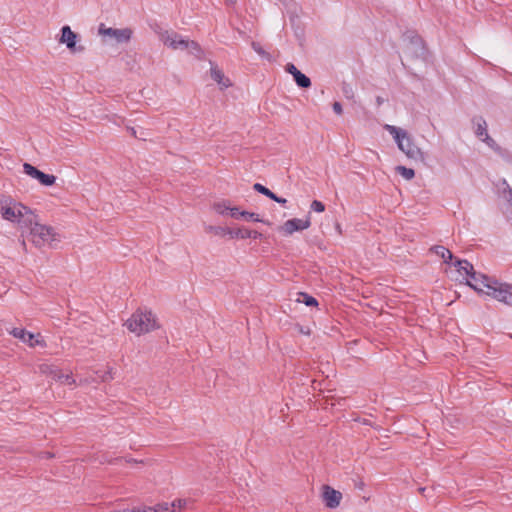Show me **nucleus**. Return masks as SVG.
<instances>
[{
    "mask_svg": "<svg viewBox=\"0 0 512 512\" xmlns=\"http://www.w3.org/2000/svg\"><path fill=\"white\" fill-rule=\"evenodd\" d=\"M129 130H130L131 134H133V135H135V134H136V131H135V129H134V128H130Z\"/></svg>",
    "mask_w": 512,
    "mask_h": 512,
    "instance_id": "e433bc0d",
    "label": "nucleus"
},
{
    "mask_svg": "<svg viewBox=\"0 0 512 512\" xmlns=\"http://www.w3.org/2000/svg\"><path fill=\"white\" fill-rule=\"evenodd\" d=\"M158 34L163 44L173 50H189L192 53L200 51L198 43L183 38L171 30H162Z\"/></svg>",
    "mask_w": 512,
    "mask_h": 512,
    "instance_id": "423d86ee",
    "label": "nucleus"
},
{
    "mask_svg": "<svg viewBox=\"0 0 512 512\" xmlns=\"http://www.w3.org/2000/svg\"><path fill=\"white\" fill-rule=\"evenodd\" d=\"M127 329L136 335L149 333L159 328L156 315L150 310H137L125 322Z\"/></svg>",
    "mask_w": 512,
    "mask_h": 512,
    "instance_id": "39448f33",
    "label": "nucleus"
},
{
    "mask_svg": "<svg viewBox=\"0 0 512 512\" xmlns=\"http://www.w3.org/2000/svg\"><path fill=\"white\" fill-rule=\"evenodd\" d=\"M38 369L41 374L50 376L62 384L72 385L75 383V380L70 373L62 371L52 363H41L38 365Z\"/></svg>",
    "mask_w": 512,
    "mask_h": 512,
    "instance_id": "9d476101",
    "label": "nucleus"
},
{
    "mask_svg": "<svg viewBox=\"0 0 512 512\" xmlns=\"http://www.w3.org/2000/svg\"><path fill=\"white\" fill-rule=\"evenodd\" d=\"M470 287L478 293L485 294L505 305L512 306V285L500 282L485 275L473 277Z\"/></svg>",
    "mask_w": 512,
    "mask_h": 512,
    "instance_id": "f257e3e1",
    "label": "nucleus"
},
{
    "mask_svg": "<svg viewBox=\"0 0 512 512\" xmlns=\"http://www.w3.org/2000/svg\"><path fill=\"white\" fill-rule=\"evenodd\" d=\"M240 216H241V218H244L245 220H248V221L263 222L268 225L270 224L268 221H264V220L260 219L258 214L253 213V212L242 211L240 213Z\"/></svg>",
    "mask_w": 512,
    "mask_h": 512,
    "instance_id": "b1692460",
    "label": "nucleus"
},
{
    "mask_svg": "<svg viewBox=\"0 0 512 512\" xmlns=\"http://www.w3.org/2000/svg\"><path fill=\"white\" fill-rule=\"evenodd\" d=\"M228 5H233L237 0H226Z\"/></svg>",
    "mask_w": 512,
    "mask_h": 512,
    "instance_id": "c9c22d12",
    "label": "nucleus"
},
{
    "mask_svg": "<svg viewBox=\"0 0 512 512\" xmlns=\"http://www.w3.org/2000/svg\"><path fill=\"white\" fill-rule=\"evenodd\" d=\"M227 234L231 238H236V239H247V238L256 239L261 236V234L258 233L257 231L250 230V229H247L244 227L238 228L236 230H228Z\"/></svg>",
    "mask_w": 512,
    "mask_h": 512,
    "instance_id": "f3484780",
    "label": "nucleus"
},
{
    "mask_svg": "<svg viewBox=\"0 0 512 512\" xmlns=\"http://www.w3.org/2000/svg\"><path fill=\"white\" fill-rule=\"evenodd\" d=\"M241 212H242V211H240L238 207L232 206V207H231V209H230V213H229V215H230L232 218L238 219V218H240V217H241V216H240V213H241Z\"/></svg>",
    "mask_w": 512,
    "mask_h": 512,
    "instance_id": "7c9ffc66",
    "label": "nucleus"
},
{
    "mask_svg": "<svg viewBox=\"0 0 512 512\" xmlns=\"http://www.w3.org/2000/svg\"><path fill=\"white\" fill-rule=\"evenodd\" d=\"M293 78L296 84L301 88H309L311 86V80L301 71L296 73L295 76H293Z\"/></svg>",
    "mask_w": 512,
    "mask_h": 512,
    "instance_id": "6ab92c4d",
    "label": "nucleus"
},
{
    "mask_svg": "<svg viewBox=\"0 0 512 512\" xmlns=\"http://www.w3.org/2000/svg\"><path fill=\"white\" fill-rule=\"evenodd\" d=\"M272 200H274L275 202L280 203V204H285L287 202V200L285 198L278 197L276 194H275V198H272Z\"/></svg>",
    "mask_w": 512,
    "mask_h": 512,
    "instance_id": "f704fd0d",
    "label": "nucleus"
},
{
    "mask_svg": "<svg viewBox=\"0 0 512 512\" xmlns=\"http://www.w3.org/2000/svg\"><path fill=\"white\" fill-rule=\"evenodd\" d=\"M171 503V507L173 509V512H176V511H179V510H182L185 505H186V500H183V499H176Z\"/></svg>",
    "mask_w": 512,
    "mask_h": 512,
    "instance_id": "bb28decb",
    "label": "nucleus"
},
{
    "mask_svg": "<svg viewBox=\"0 0 512 512\" xmlns=\"http://www.w3.org/2000/svg\"><path fill=\"white\" fill-rule=\"evenodd\" d=\"M450 276L455 281L465 282L469 287L474 276H479L473 270V266L465 260H458L450 267Z\"/></svg>",
    "mask_w": 512,
    "mask_h": 512,
    "instance_id": "6e6552de",
    "label": "nucleus"
},
{
    "mask_svg": "<svg viewBox=\"0 0 512 512\" xmlns=\"http://www.w3.org/2000/svg\"><path fill=\"white\" fill-rule=\"evenodd\" d=\"M473 131L478 140L489 149L497 153L501 151L499 144L489 135L487 122L482 117L473 119Z\"/></svg>",
    "mask_w": 512,
    "mask_h": 512,
    "instance_id": "1a4fd4ad",
    "label": "nucleus"
},
{
    "mask_svg": "<svg viewBox=\"0 0 512 512\" xmlns=\"http://www.w3.org/2000/svg\"><path fill=\"white\" fill-rule=\"evenodd\" d=\"M322 496L326 506L329 508L338 507L342 499V494L330 486L323 487Z\"/></svg>",
    "mask_w": 512,
    "mask_h": 512,
    "instance_id": "2eb2a0df",
    "label": "nucleus"
},
{
    "mask_svg": "<svg viewBox=\"0 0 512 512\" xmlns=\"http://www.w3.org/2000/svg\"><path fill=\"white\" fill-rule=\"evenodd\" d=\"M433 251L436 255L441 257L445 263H449L453 258L452 253L443 246H436L433 248Z\"/></svg>",
    "mask_w": 512,
    "mask_h": 512,
    "instance_id": "a211bd4d",
    "label": "nucleus"
},
{
    "mask_svg": "<svg viewBox=\"0 0 512 512\" xmlns=\"http://www.w3.org/2000/svg\"><path fill=\"white\" fill-rule=\"evenodd\" d=\"M0 214L3 219L15 223L19 226L21 233L25 230L28 223L35 215L29 207L14 200L6 201L2 204Z\"/></svg>",
    "mask_w": 512,
    "mask_h": 512,
    "instance_id": "20e7f679",
    "label": "nucleus"
},
{
    "mask_svg": "<svg viewBox=\"0 0 512 512\" xmlns=\"http://www.w3.org/2000/svg\"><path fill=\"white\" fill-rule=\"evenodd\" d=\"M384 129L392 136L398 149L411 160L423 161L425 154L413 141L412 136L403 128L386 124Z\"/></svg>",
    "mask_w": 512,
    "mask_h": 512,
    "instance_id": "7ed1b4c3",
    "label": "nucleus"
},
{
    "mask_svg": "<svg viewBox=\"0 0 512 512\" xmlns=\"http://www.w3.org/2000/svg\"><path fill=\"white\" fill-rule=\"evenodd\" d=\"M285 71L292 76H295L296 73L299 72V70L296 68V66L292 63H288L285 67Z\"/></svg>",
    "mask_w": 512,
    "mask_h": 512,
    "instance_id": "c756f323",
    "label": "nucleus"
},
{
    "mask_svg": "<svg viewBox=\"0 0 512 512\" xmlns=\"http://www.w3.org/2000/svg\"><path fill=\"white\" fill-rule=\"evenodd\" d=\"M297 302L304 303L307 306L317 305V300L306 293H299Z\"/></svg>",
    "mask_w": 512,
    "mask_h": 512,
    "instance_id": "5701e85b",
    "label": "nucleus"
},
{
    "mask_svg": "<svg viewBox=\"0 0 512 512\" xmlns=\"http://www.w3.org/2000/svg\"><path fill=\"white\" fill-rule=\"evenodd\" d=\"M102 381H108L113 379L112 370L109 369L104 375L101 376Z\"/></svg>",
    "mask_w": 512,
    "mask_h": 512,
    "instance_id": "72a5a7b5",
    "label": "nucleus"
},
{
    "mask_svg": "<svg viewBox=\"0 0 512 512\" xmlns=\"http://www.w3.org/2000/svg\"><path fill=\"white\" fill-rule=\"evenodd\" d=\"M311 209L315 212L321 213L325 210V206L322 202L314 200L311 203Z\"/></svg>",
    "mask_w": 512,
    "mask_h": 512,
    "instance_id": "cd10ccee",
    "label": "nucleus"
},
{
    "mask_svg": "<svg viewBox=\"0 0 512 512\" xmlns=\"http://www.w3.org/2000/svg\"><path fill=\"white\" fill-rule=\"evenodd\" d=\"M148 512H173V509L171 507V503L168 502H162L158 503L155 506H149Z\"/></svg>",
    "mask_w": 512,
    "mask_h": 512,
    "instance_id": "4be33fe9",
    "label": "nucleus"
},
{
    "mask_svg": "<svg viewBox=\"0 0 512 512\" xmlns=\"http://www.w3.org/2000/svg\"><path fill=\"white\" fill-rule=\"evenodd\" d=\"M22 236L27 237L37 248L52 247L61 241L60 234L53 227L41 223L37 214L33 216L31 223L27 224Z\"/></svg>",
    "mask_w": 512,
    "mask_h": 512,
    "instance_id": "f03ea898",
    "label": "nucleus"
},
{
    "mask_svg": "<svg viewBox=\"0 0 512 512\" xmlns=\"http://www.w3.org/2000/svg\"><path fill=\"white\" fill-rule=\"evenodd\" d=\"M311 222L309 216L305 218H292L285 221L281 226L278 227V231L283 236H290L294 232L303 231L310 227Z\"/></svg>",
    "mask_w": 512,
    "mask_h": 512,
    "instance_id": "f8f14e48",
    "label": "nucleus"
},
{
    "mask_svg": "<svg viewBox=\"0 0 512 512\" xmlns=\"http://www.w3.org/2000/svg\"><path fill=\"white\" fill-rule=\"evenodd\" d=\"M78 35L73 32L70 26H63L61 28V35L58 39L60 44H64L71 53L83 52L82 46H77Z\"/></svg>",
    "mask_w": 512,
    "mask_h": 512,
    "instance_id": "ddd939ff",
    "label": "nucleus"
},
{
    "mask_svg": "<svg viewBox=\"0 0 512 512\" xmlns=\"http://www.w3.org/2000/svg\"><path fill=\"white\" fill-rule=\"evenodd\" d=\"M396 172L400 174L405 180H412L415 176V171L411 168H407L405 166H397L395 168Z\"/></svg>",
    "mask_w": 512,
    "mask_h": 512,
    "instance_id": "aec40b11",
    "label": "nucleus"
},
{
    "mask_svg": "<svg viewBox=\"0 0 512 512\" xmlns=\"http://www.w3.org/2000/svg\"><path fill=\"white\" fill-rule=\"evenodd\" d=\"M98 34L105 43L119 45L128 43L131 40L133 31L130 28H112L101 24L98 28Z\"/></svg>",
    "mask_w": 512,
    "mask_h": 512,
    "instance_id": "0eeeda50",
    "label": "nucleus"
},
{
    "mask_svg": "<svg viewBox=\"0 0 512 512\" xmlns=\"http://www.w3.org/2000/svg\"><path fill=\"white\" fill-rule=\"evenodd\" d=\"M231 205L227 201L217 202L213 205L214 210L221 215H226L230 213Z\"/></svg>",
    "mask_w": 512,
    "mask_h": 512,
    "instance_id": "412c9836",
    "label": "nucleus"
},
{
    "mask_svg": "<svg viewBox=\"0 0 512 512\" xmlns=\"http://www.w3.org/2000/svg\"><path fill=\"white\" fill-rule=\"evenodd\" d=\"M210 77L219 85L220 89H226L232 85L231 80L216 65H211Z\"/></svg>",
    "mask_w": 512,
    "mask_h": 512,
    "instance_id": "dca6fc26",
    "label": "nucleus"
},
{
    "mask_svg": "<svg viewBox=\"0 0 512 512\" xmlns=\"http://www.w3.org/2000/svg\"><path fill=\"white\" fill-rule=\"evenodd\" d=\"M253 187L257 192L269 197L270 199L275 198V194L272 191H270L268 188H266L265 186H263L259 183H256V184H254Z\"/></svg>",
    "mask_w": 512,
    "mask_h": 512,
    "instance_id": "393cba45",
    "label": "nucleus"
},
{
    "mask_svg": "<svg viewBox=\"0 0 512 512\" xmlns=\"http://www.w3.org/2000/svg\"><path fill=\"white\" fill-rule=\"evenodd\" d=\"M171 503V507L173 509V512H176V511H179V510H182L185 505H186V500H183V499H176Z\"/></svg>",
    "mask_w": 512,
    "mask_h": 512,
    "instance_id": "a878e982",
    "label": "nucleus"
},
{
    "mask_svg": "<svg viewBox=\"0 0 512 512\" xmlns=\"http://www.w3.org/2000/svg\"><path fill=\"white\" fill-rule=\"evenodd\" d=\"M149 506L127 508V512H148Z\"/></svg>",
    "mask_w": 512,
    "mask_h": 512,
    "instance_id": "2f4dec72",
    "label": "nucleus"
},
{
    "mask_svg": "<svg viewBox=\"0 0 512 512\" xmlns=\"http://www.w3.org/2000/svg\"><path fill=\"white\" fill-rule=\"evenodd\" d=\"M252 48L260 56H266V52L264 51V49L261 47V45L259 43L253 42Z\"/></svg>",
    "mask_w": 512,
    "mask_h": 512,
    "instance_id": "c85d7f7f",
    "label": "nucleus"
},
{
    "mask_svg": "<svg viewBox=\"0 0 512 512\" xmlns=\"http://www.w3.org/2000/svg\"><path fill=\"white\" fill-rule=\"evenodd\" d=\"M23 170L25 174L38 180L44 186H51L56 181V177L54 175L45 174L29 163H25L23 165Z\"/></svg>",
    "mask_w": 512,
    "mask_h": 512,
    "instance_id": "4468645a",
    "label": "nucleus"
},
{
    "mask_svg": "<svg viewBox=\"0 0 512 512\" xmlns=\"http://www.w3.org/2000/svg\"><path fill=\"white\" fill-rule=\"evenodd\" d=\"M9 333L31 348L46 347L45 340L40 333L33 334L22 328H13Z\"/></svg>",
    "mask_w": 512,
    "mask_h": 512,
    "instance_id": "9b49d317",
    "label": "nucleus"
},
{
    "mask_svg": "<svg viewBox=\"0 0 512 512\" xmlns=\"http://www.w3.org/2000/svg\"><path fill=\"white\" fill-rule=\"evenodd\" d=\"M333 110L336 114L341 115L343 112L342 105L339 102H334Z\"/></svg>",
    "mask_w": 512,
    "mask_h": 512,
    "instance_id": "473e14b6",
    "label": "nucleus"
}]
</instances>
